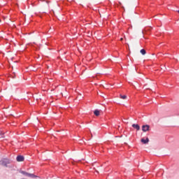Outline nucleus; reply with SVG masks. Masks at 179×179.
<instances>
[{"instance_id": "nucleus-12", "label": "nucleus", "mask_w": 179, "mask_h": 179, "mask_svg": "<svg viewBox=\"0 0 179 179\" xmlns=\"http://www.w3.org/2000/svg\"><path fill=\"white\" fill-rule=\"evenodd\" d=\"M124 122H127V119H124Z\"/></svg>"}, {"instance_id": "nucleus-5", "label": "nucleus", "mask_w": 179, "mask_h": 179, "mask_svg": "<svg viewBox=\"0 0 179 179\" xmlns=\"http://www.w3.org/2000/svg\"><path fill=\"white\" fill-rule=\"evenodd\" d=\"M141 142L144 145H148V143H149V138L147 137L145 139L143 138H141Z\"/></svg>"}, {"instance_id": "nucleus-10", "label": "nucleus", "mask_w": 179, "mask_h": 179, "mask_svg": "<svg viewBox=\"0 0 179 179\" xmlns=\"http://www.w3.org/2000/svg\"><path fill=\"white\" fill-rule=\"evenodd\" d=\"M3 132H2V131L0 130V135L2 136V135H3Z\"/></svg>"}, {"instance_id": "nucleus-11", "label": "nucleus", "mask_w": 179, "mask_h": 179, "mask_svg": "<svg viewBox=\"0 0 179 179\" xmlns=\"http://www.w3.org/2000/svg\"><path fill=\"white\" fill-rule=\"evenodd\" d=\"M143 89H148V87H146V85H144Z\"/></svg>"}, {"instance_id": "nucleus-2", "label": "nucleus", "mask_w": 179, "mask_h": 179, "mask_svg": "<svg viewBox=\"0 0 179 179\" xmlns=\"http://www.w3.org/2000/svg\"><path fill=\"white\" fill-rule=\"evenodd\" d=\"M10 164V161L8 159L3 158L0 160V166H3V167H8L9 169H12V166L8 165Z\"/></svg>"}, {"instance_id": "nucleus-4", "label": "nucleus", "mask_w": 179, "mask_h": 179, "mask_svg": "<svg viewBox=\"0 0 179 179\" xmlns=\"http://www.w3.org/2000/svg\"><path fill=\"white\" fill-rule=\"evenodd\" d=\"M17 162H24V157L23 155H18L16 157Z\"/></svg>"}, {"instance_id": "nucleus-13", "label": "nucleus", "mask_w": 179, "mask_h": 179, "mask_svg": "<svg viewBox=\"0 0 179 179\" xmlns=\"http://www.w3.org/2000/svg\"><path fill=\"white\" fill-rule=\"evenodd\" d=\"M120 5H121V2H120Z\"/></svg>"}, {"instance_id": "nucleus-14", "label": "nucleus", "mask_w": 179, "mask_h": 179, "mask_svg": "<svg viewBox=\"0 0 179 179\" xmlns=\"http://www.w3.org/2000/svg\"><path fill=\"white\" fill-rule=\"evenodd\" d=\"M142 34H143V31H142Z\"/></svg>"}, {"instance_id": "nucleus-3", "label": "nucleus", "mask_w": 179, "mask_h": 179, "mask_svg": "<svg viewBox=\"0 0 179 179\" xmlns=\"http://www.w3.org/2000/svg\"><path fill=\"white\" fill-rule=\"evenodd\" d=\"M150 129V126H149V124H145L142 126L143 132H148V131H149Z\"/></svg>"}, {"instance_id": "nucleus-9", "label": "nucleus", "mask_w": 179, "mask_h": 179, "mask_svg": "<svg viewBox=\"0 0 179 179\" xmlns=\"http://www.w3.org/2000/svg\"><path fill=\"white\" fill-rule=\"evenodd\" d=\"M120 98H122L123 100H125V99H127V95H121L120 94Z\"/></svg>"}, {"instance_id": "nucleus-1", "label": "nucleus", "mask_w": 179, "mask_h": 179, "mask_svg": "<svg viewBox=\"0 0 179 179\" xmlns=\"http://www.w3.org/2000/svg\"><path fill=\"white\" fill-rule=\"evenodd\" d=\"M19 173H20V174H22V176H24V177H28V178H31V179L40 178V176H38L37 175H34V173H27L24 171L20 170Z\"/></svg>"}, {"instance_id": "nucleus-7", "label": "nucleus", "mask_w": 179, "mask_h": 179, "mask_svg": "<svg viewBox=\"0 0 179 179\" xmlns=\"http://www.w3.org/2000/svg\"><path fill=\"white\" fill-rule=\"evenodd\" d=\"M94 115H96V117H98V115H100V111L99 110H95L94 111Z\"/></svg>"}, {"instance_id": "nucleus-8", "label": "nucleus", "mask_w": 179, "mask_h": 179, "mask_svg": "<svg viewBox=\"0 0 179 179\" xmlns=\"http://www.w3.org/2000/svg\"><path fill=\"white\" fill-rule=\"evenodd\" d=\"M140 52L142 54V55H145L146 54V50L145 49H141Z\"/></svg>"}, {"instance_id": "nucleus-6", "label": "nucleus", "mask_w": 179, "mask_h": 179, "mask_svg": "<svg viewBox=\"0 0 179 179\" xmlns=\"http://www.w3.org/2000/svg\"><path fill=\"white\" fill-rule=\"evenodd\" d=\"M131 127L136 129L137 131H139V129H141V127L138 124H133Z\"/></svg>"}]
</instances>
